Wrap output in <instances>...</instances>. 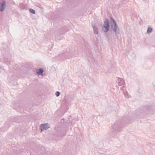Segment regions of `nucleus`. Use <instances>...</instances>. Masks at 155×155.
<instances>
[{"label":"nucleus","instance_id":"nucleus-1","mask_svg":"<svg viewBox=\"0 0 155 155\" xmlns=\"http://www.w3.org/2000/svg\"><path fill=\"white\" fill-rule=\"evenodd\" d=\"M129 120L127 117H124L121 119L120 120L116 121L111 127V130L112 132L120 131L121 130L124 123H130Z\"/></svg>","mask_w":155,"mask_h":155},{"label":"nucleus","instance_id":"nucleus-2","mask_svg":"<svg viewBox=\"0 0 155 155\" xmlns=\"http://www.w3.org/2000/svg\"><path fill=\"white\" fill-rule=\"evenodd\" d=\"M67 129H68V127H65L64 125H59L55 127L54 135L57 137L64 136L66 134V132Z\"/></svg>","mask_w":155,"mask_h":155},{"label":"nucleus","instance_id":"nucleus-3","mask_svg":"<svg viewBox=\"0 0 155 155\" xmlns=\"http://www.w3.org/2000/svg\"><path fill=\"white\" fill-rule=\"evenodd\" d=\"M111 20L110 21V23L111 24V27L113 30L116 36L117 37V35L119 34L120 30L119 29H117V26L115 21L114 19L111 17Z\"/></svg>","mask_w":155,"mask_h":155},{"label":"nucleus","instance_id":"nucleus-4","mask_svg":"<svg viewBox=\"0 0 155 155\" xmlns=\"http://www.w3.org/2000/svg\"><path fill=\"white\" fill-rule=\"evenodd\" d=\"M49 128V126L48 124H41L40 125V128L41 131L44 130H46Z\"/></svg>","mask_w":155,"mask_h":155},{"label":"nucleus","instance_id":"nucleus-5","mask_svg":"<svg viewBox=\"0 0 155 155\" xmlns=\"http://www.w3.org/2000/svg\"><path fill=\"white\" fill-rule=\"evenodd\" d=\"M143 111H141V113H143L145 114L152 113V109L151 107L144 108L142 110Z\"/></svg>","mask_w":155,"mask_h":155},{"label":"nucleus","instance_id":"nucleus-6","mask_svg":"<svg viewBox=\"0 0 155 155\" xmlns=\"http://www.w3.org/2000/svg\"><path fill=\"white\" fill-rule=\"evenodd\" d=\"M6 7V2L5 1H2L0 3V11L1 12L3 11Z\"/></svg>","mask_w":155,"mask_h":155},{"label":"nucleus","instance_id":"nucleus-7","mask_svg":"<svg viewBox=\"0 0 155 155\" xmlns=\"http://www.w3.org/2000/svg\"><path fill=\"white\" fill-rule=\"evenodd\" d=\"M118 83L119 86H122L123 87H124L125 82L122 78H118Z\"/></svg>","mask_w":155,"mask_h":155},{"label":"nucleus","instance_id":"nucleus-8","mask_svg":"<svg viewBox=\"0 0 155 155\" xmlns=\"http://www.w3.org/2000/svg\"><path fill=\"white\" fill-rule=\"evenodd\" d=\"M74 55H70V53H63L62 54V56L63 57L65 58V59L68 58H70L71 56H73Z\"/></svg>","mask_w":155,"mask_h":155},{"label":"nucleus","instance_id":"nucleus-9","mask_svg":"<svg viewBox=\"0 0 155 155\" xmlns=\"http://www.w3.org/2000/svg\"><path fill=\"white\" fill-rule=\"evenodd\" d=\"M44 72V69L42 68H40L37 71V73L39 75H43Z\"/></svg>","mask_w":155,"mask_h":155},{"label":"nucleus","instance_id":"nucleus-10","mask_svg":"<svg viewBox=\"0 0 155 155\" xmlns=\"http://www.w3.org/2000/svg\"><path fill=\"white\" fill-rule=\"evenodd\" d=\"M92 26L94 33L96 34H98V31L97 27L94 25H92Z\"/></svg>","mask_w":155,"mask_h":155},{"label":"nucleus","instance_id":"nucleus-11","mask_svg":"<svg viewBox=\"0 0 155 155\" xmlns=\"http://www.w3.org/2000/svg\"><path fill=\"white\" fill-rule=\"evenodd\" d=\"M121 90L123 91V93L124 94V97L126 98H128L129 97V96L128 95V92L126 90H124V89H123L122 87L121 88Z\"/></svg>","mask_w":155,"mask_h":155},{"label":"nucleus","instance_id":"nucleus-12","mask_svg":"<svg viewBox=\"0 0 155 155\" xmlns=\"http://www.w3.org/2000/svg\"><path fill=\"white\" fill-rule=\"evenodd\" d=\"M109 26H108L104 25L102 27V30L104 31L107 32L109 30Z\"/></svg>","mask_w":155,"mask_h":155},{"label":"nucleus","instance_id":"nucleus-13","mask_svg":"<svg viewBox=\"0 0 155 155\" xmlns=\"http://www.w3.org/2000/svg\"><path fill=\"white\" fill-rule=\"evenodd\" d=\"M105 21H104V25H105V26H110V25H109V21L108 20V19H105Z\"/></svg>","mask_w":155,"mask_h":155},{"label":"nucleus","instance_id":"nucleus-14","mask_svg":"<svg viewBox=\"0 0 155 155\" xmlns=\"http://www.w3.org/2000/svg\"><path fill=\"white\" fill-rule=\"evenodd\" d=\"M152 29L151 28H148L147 29V32L148 33H150L152 31Z\"/></svg>","mask_w":155,"mask_h":155},{"label":"nucleus","instance_id":"nucleus-15","mask_svg":"<svg viewBox=\"0 0 155 155\" xmlns=\"http://www.w3.org/2000/svg\"><path fill=\"white\" fill-rule=\"evenodd\" d=\"M29 11L30 12H31V13H32L33 14H34L35 13V10H34V9H32L30 8L29 10Z\"/></svg>","mask_w":155,"mask_h":155},{"label":"nucleus","instance_id":"nucleus-16","mask_svg":"<svg viewBox=\"0 0 155 155\" xmlns=\"http://www.w3.org/2000/svg\"><path fill=\"white\" fill-rule=\"evenodd\" d=\"M115 67V64L114 63V62H113L111 63V65H110V68L112 69L114 68Z\"/></svg>","mask_w":155,"mask_h":155},{"label":"nucleus","instance_id":"nucleus-17","mask_svg":"<svg viewBox=\"0 0 155 155\" xmlns=\"http://www.w3.org/2000/svg\"><path fill=\"white\" fill-rule=\"evenodd\" d=\"M60 95V92L59 91H57L55 93V95L57 97H58Z\"/></svg>","mask_w":155,"mask_h":155},{"label":"nucleus","instance_id":"nucleus-18","mask_svg":"<svg viewBox=\"0 0 155 155\" xmlns=\"http://www.w3.org/2000/svg\"><path fill=\"white\" fill-rule=\"evenodd\" d=\"M35 5L36 6H37L39 8H40V6H41V5L40 4H35Z\"/></svg>","mask_w":155,"mask_h":155},{"label":"nucleus","instance_id":"nucleus-19","mask_svg":"<svg viewBox=\"0 0 155 155\" xmlns=\"http://www.w3.org/2000/svg\"><path fill=\"white\" fill-rule=\"evenodd\" d=\"M66 32V31H63V33H61V34H63L64 33H65Z\"/></svg>","mask_w":155,"mask_h":155},{"label":"nucleus","instance_id":"nucleus-20","mask_svg":"<svg viewBox=\"0 0 155 155\" xmlns=\"http://www.w3.org/2000/svg\"><path fill=\"white\" fill-rule=\"evenodd\" d=\"M61 55H62V54H61ZM61 57L63 58H62V59H63V58H64V57H63V56H62V55H61Z\"/></svg>","mask_w":155,"mask_h":155}]
</instances>
